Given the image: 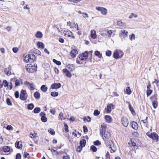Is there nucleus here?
Listing matches in <instances>:
<instances>
[{
  "label": "nucleus",
  "instance_id": "obj_41",
  "mask_svg": "<svg viewBox=\"0 0 159 159\" xmlns=\"http://www.w3.org/2000/svg\"><path fill=\"white\" fill-rule=\"evenodd\" d=\"M138 16L137 15L133 13H132L131 15L129 16V18L130 19L134 17L136 18Z\"/></svg>",
  "mask_w": 159,
  "mask_h": 159
},
{
  "label": "nucleus",
  "instance_id": "obj_62",
  "mask_svg": "<svg viewBox=\"0 0 159 159\" xmlns=\"http://www.w3.org/2000/svg\"><path fill=\"white\" fill-rule=\"evenodd\" d=\"M12 50L13 52L14 53H16L18 51V49L16 47H14L13 48Z\"/></svg>",
  "mask_w": 159,
  "mask_h": 159
},
{
  "label": "nucleus",
  "instance_id": "obj_60",
  "mask_svg": "<svg viewBox=\"0 0 159 159\" xmlns=\"http://www.w3.org/2000/svg\"><path fill=\"white\" fill-rule=\"evenodd\" d=\"M29 156V154L26 152H24L23 157L25 158L27 157L28 156Z\"/></svg>",
  "mask_w": 159,
  "mask_h": 159
},
{
  "label": "nucleus",
  "instance_id": "obj_56",
  "mask_svg": "<svg viewBox=\"0 0 159 159\" xmlns=\"http://www.w3.org/2000/svg\"><path fill=\"white\" fill-rule=\"evenodd\" d=\"M84 121H90L91 120V118L90 117L88 116L87 118L86 117L84 118Z\"/></svg>",
  "mask_w": 159,
  "mask_h": 159
},
{
  "label": "nucleus",
  "instance_id": "obj_38",
  "mask_svg": "<svg viewBox=\"0 0 159 159\" xmlns=\"http://www.w3.org/2000/svg\"><path fill=\"white\" fill-rule=\"evenodd\" d=\"M107 34L108 37H110L111 36V35L113 33V31L112 30H107Z\"/></svg>",
  "mask_w": 159,
  "mask_h": 159
},
{
  "label": "nucleus",
  "instance_id": "obj_29",
  "mask_svg": "<svg viewBox=\"0 0 159 159\" xmlns=\"http://www.w3.org/2000/svg\"><path fill=\"white\" fill-rule=\"evenodd\" d=\"M2 150L5 152H8L10 150V148L8 146H5L3 148Z\"/></svg>",
  "mask_w": 159,
  "mask_h": 159
},
{
  "label": "nucleus",
  "instance_id": "obj_3",
  "mask_svg": "<svg viewBox=\"0 0 159 159\" xmlns=\"http://www.w3.org/2000/svg\"><path fill=\"white\" fill-rule=\"evenodd\" d=\"M63 33L66 36L71 37L73 39H75V36L73 35L72 33L68 29H65L63 31Z\"/></svg>",
  "mask_w": 159,
  "mask_h": 159
},
{
  "label": "nucleus",
  "instance_id": "obj_54",
  "mask_svg": "<svg viewBox=\"0 0 159 159\" xmlns=\"http://www.w3.org/2000/svg\"><path fill=\"white\" fill-rule=\"evenodd\" d=\"M63 113L62 112H61L60 113V114L59 115V116H58L59 120H62V119L61 117H62L63 116Z\"/></svg>",
  "mask_w": 159,
  "mask_h": 159
},
{
  "label": "nucleus",
  "instance_id": "obj_28",
  "mask_svg": "<svg viewBox=\"0 0 159 159\" xmlns=\"http://www.w3.org/2000/svg\"><path fill=\"white\" fill-rule=\"evenodd\" d=\"M152 105L155 109L157 108L158 106V102L156 100L153 101L152 102Z\"/></svg>",
  "mask_w": 159,
  "mask_h": 159
},
{
  "label": "nucleus",
  "instance_id": "obj_2",
  "mask_svg": "<svg viewBox=\"0 0 159 159\" xmlns=\"http://www.w3.org/2000/svg\"><path fill=\"white\" fill-rule=\"evenodd\" d=\"M106 144L107 146L110 147L111 153L114 152L116 151V147L112 141H106Z\"/></svg>",
  "mask_w": 159,
  "mask_h": 159
},
{
  "label": "nucleus",
  "instance_id": "obj_18",
  "mask_svg": "<svg viewBox=\"0 0 159 159\" xmlns=\"http://www.w3.org/2000/svg\"><path fill=\"white\" fill-rule=\"evenodd\" d=\"M105 119L106 121L108 123H111L112 121V118L111 116L109 115H106L105 116Z\"/></svg>",
  "mask_w": 159,
  "mask_h": 159
},
{
  "label": "nucleus",
  "instance_id": "obj_6",
  "mask_svg": "<svg viewBox=\"0 0 159 159\" xmlns=\"http://www.w3.org/2000/svg\"><path fill=\"white\" fill-rule=\"evenodd\" d=\"M26 91L24 90H22L20 94V98L22 100H25L27 98V96L26 94Z\"/></svg>",
  "mask_w": 159,
  "mask_h": 159
},
{
  "label": "nucleus",
  "instance_id": "obj_32",
  "mask_svg": "<svg viewBox=\"0 0 159 159\" xmlns=\"http://www.w3.org/2000/svg\"><path fill=\"white\" fill-rule=\"evenodd\" d=\"M81 55H82L83 57L87 59L88 55V52L87 51H85L84 53H82Z\"/></svg>",
  "mask_w": 159,
  "mask_h": 159
},
{
  "label": "nucleus",
  "instance_id": "obj_1",
  "mask_svg": "<svg viewBox=\"0 0 159 159\" xmlns=\"http://www.w3.org/2000/svg\"><path fill=\"white\" fill-rule=\"evenodd\" d=\"M25 67L27 71L30 73H33L35 72L37 69V65L36 64H34L33 66L31 64H27Z\"/></svg>",
  "mask_w": 159,
  "mask_h": 159
},
{
  "label": "nucleus",
  "instance_id": "obj_45",
  "mask_svg": "<svg viewBox=\"0 0 159 159\" xmlns=\"http://www.w3.org/2000/svg\"><path fill=\"white\" fill-rule=\"evenodd\" d=\"M83 147L80 145L78 146L76 149L77 151L79 152H81Z\"/></svg>",
  "mask_w": 159,
  "mask_h": 159
},
{
  "label": "nucleus",
  "instance_id": "obj_59",
  "mask_svg": "<svg viewBox=\"0 0 159 159\" xmlns=\"http://www.w3.org/2000/svg\"><path fill=\"white\" fill-rule=\"evenodd\" d=\"M80 56L79 57V59L80 60H83V61H85L86 60L85 58L83 57L82 56V55H81V54H80Z\"/></svg>",
  "mask_w": 159,
  "mask_h": 159
},
{
  "label": "nucleus",
  "instance_id": "obj_4",
  "mask_svg": "<svg viewBox=\"0 0 159 159\" xmlns=\"http://www.w3.org/2000/svg\"><path fill=\"white\" fill-rule=\"evenodd\" d=\"M96 9L101 11V14L104 15H106L107 13V10L103 7H97Z\"/></svg>",
  "mask_w": 159,
  "mask_h": 159
},
{
  "label": "nucleus",
  "instance_id": "obj_23",
  "mask_svg": "<svg viewBox=\"0 0 159 159\" xmlns=\"http://www.w3.org/2000/svg\"><path fill=\"white\" fill-rule=\"evenodd\" d=\"M36 37L38 38H40L43 36L42 33L40 31H38L35 35Z\"/></svg>",
  "mask_w": 159,
  "mask_h": 159
},
{
  "label": "nucleus",
  "instance_id": "obj_52",
  "mask_svg": "<svg viewBox=\"0 0 159 159\" xmlns=\"http://www.w3.org/2000/svg\"><path fill=\"white\" fill-rule=\"evenodd\" d=\"M100 112L98 110H94V115L95 116H97L99 115Z\"/></svg>",
  "mask_w": 159,
  "mask_h": 159
},
{
  "label": "nucleus",
  "instance_id": "obj_36",
  "mask_svg": "<svg viewBox=\"0 0 159 159\" xmlns=\"http://www.w3.org/2000/svg\"><path fill=\"white\" fill-rule=\"evenodd\" d=\"M90 149L94 152H95L97 151V148L93 145H92L91 146Z\"/></svg>",
  "mask_w": 159,
  "mask_h": 159
},
{
  "label": "nucleus",
  "instance_id": "obj_55",
  "mask_svg": "<svg viewBox=\"0 0 159 159\" xmlns=\"http://www.w3.org/2000/svg\"><path fill=\"white\" fill-rule=\"evenodd\" d=\"M83 130H84V133H87L88 132V128L86 126H85V125L83 126Z\"/></svg>",
  "mask_w": 159,
  "mask_h": 159
},
{
  "label": "nucleus",
  "instance_id": "obj_15",
  "mask_svg": "<svg viewBox=\"0 0 159 159\" xmlns=\"http://www.w3.org/2000/svg\"><path fill=\"white\" fill-rule=\"evenodd\" d=\"M29 58L30 60V62H33L36 59L35 56L33 54H30L28 55Z\"/></svg>",
  "mask_w": 159,
  "mask_h": 159
},
{
  "label": "nucleus",
  "instance_id": "obj_21",
  "mask_svg": "<svg viewBox=\"0 0 159 159\" xmlns=\"http://www.w3.org/2000/svg\"><path fill=\"white\" fill-rule=\"evenodd\" d=\"M132 127L134 129L136 130L138 128V125L136 122L133 121L131 124Z\"/></svg>",
  "mask_w": 159,
  "mask_h": 159
},
{
  "label": "nucleus",
  "instance_id": "obj_11",
  "mask_svg": "<svg viewBox=\"0 0 159 159\" xmlns=\"http://www.w3.org/2000/svg\"><path fill=\"white\" fill-rule=\"evenodd\" d=\"M63 72L65 73L66 76L70 78L72 76V75L70 72L66 69H64L63 70Z\"/></svg>",
  "mask_w": 159,
  "mask_h": 159
},
{
  "label": "nucleus",
  "instance_id": "obj_35",
  "mask_svg": "<svg viewBox=\"0 0 159 159\" xmlns=\"http://www.w3.org/2000/svg\"><path fill=\"white\" fill-rule=\"evenodd\" d=\"M24 61L26 63H27L29 61H30V58H29V57L28 56V55H27L25 57H24Z\"/></svg>",
  "mask_w": 159,
  "mask_h": 159
},
{
  "label": "nucleus",
  "instance_id": "obj_17",
  "mask_svg": "<svg viewBox=\"0 0 159 159\" xmlns=\"http://www.w3.org/2000/svg\"><path fill=\"white\" fill-rule=\"evenodd\" d=\"M91 37L93 39H95L97 38V35L95 30H92L91 32Z\"/></svg>",
  "mask_w": 159,
  "mask_h": 159
},
{
  "label": "nucleus",
  "instance_id": "obj_40",
  "mask_svg": "<svg viewBox=\"0 0 159 159\" xmlns=\"http://www.w3.org/2000/svg\"><path fill=\"white\" fill-rule=\"evenodd\" d=\"M51 94L52 96L55 97L58 96V93L56 92H52L51 93Z\"/></svg>",
  "mask_w": 159,
  "mask_h": 159
},
{
  "label": "nucleus",
  "instance_id": "obj_46",
  "mask_svg": "<svg viewBox=\"0 0 159 159\" xmlns=\"http://www.w3.org/2000/svg\"><path fill=\"white\" fill-rule=\"evenodd\" d=\"M53 61L57 65H60L61 64V63L60 61H58L55 59H53Z\"/></svg>",
  "mask_w": 159,
  "mask_h": 159
},
{
  "label": "nucleus",
  "instance_id": "obj_8",
  "mask_svg": "<svg viewBox=\"0 0 159 159\" xmlns=\"http://www.w3.org/2000/svg\"><path fill=\"white\" fill-rule=\"evenodd\" d=\"M120 53L121 54L120 56L118 52H114L113 54V57L116 59H118L120 58H121L123 57L124 54L122 52H121Z\"/></svg>",
  "mask_w": 159,
  "mask_h": 159
},
{
  "label": "nucleus",
  "instance_id": "obj_20",
  "mask_svg": "<svg viewBox=\"0 0 159 159\" xmlns=\"http://www.w3.org/2000/svg\"><path fill=\"white\" fill-rule=\"evenodd\" d=\"M34 96L37 99H39L40 97V94L38 91H36L34 93Z\"/></svg>",
  "mask_w": 159,
  "mask_h": 159
},
{
  "label": "nucleus",
  "instance_id": "obj_39",
  "mask_svg": "<svg viewBox=\"0 0 159 159\" xmlns=\"http://www.w3.org/2000/svg\"><path fill=\"white\" fill-rule=\"evenodd\" d=\"M152 90L151 89H147V95L148 97L152 93Z\"/></svg>",
  "mask_w": 159,
  "mask_h": 159
},
{
  "label": "nucleus",
  "instance_id": "obj_49",
  "mask_svg": "<svg viewBox=\"0 0 159 159\" xmlns=\"http://www.w3.org/2000/svg\"><path fill=\"white\" fill-rule=\"evenodd\" d=\"M93 144L95 145L98 146L101 145V143L99 140H97L93 142Z\"/></svg>",
  "mask_w": 159,
  "mask_h": 159
},
{
  "label": "nucleus",
  "instance_id": "obj_26",
  "mask_svg": "<svg viewBox=\"0 0 159 159\" xmlns=\"http://www.w3.org/2000/svg\"><path fill=\"white\" fill-rule=\"evenodd\" d=\"M129 110L133 114L134 113L135 114L134 111L133 107H132L131 104L130 102H129Z\"/></svg>",
  "mask_w": 159,
  "mask_h": 159
},
{
  "label": "nucleus",
  "instance_id": "obj_25",
  "mask_svg": "<svg viewBox=\"0 0 159 159\" xmlns=\"http://www.w3.org/2000/svg\"><path fill=\"white\" fill-rule=\"evenodd\" d=\"M40 89L43 92H46L48 90L47 87H46L45 85H42L41 86Z\"/></svg>",
  "mask_w": 159,
  "mask_h": 159
},
{
  "label": "nucleus",
  "instance_id": "obj_27",
  "mask_svg": "<svg viewBox=\"0 0 159 159\" xmlns=\"http://www.w3.org/2000/svg\"><path fill=\"white\" fill-rule=\"evenodd\" d=\"M15 87H16L17 86L20 85V80L19 79H15Z\"/></svg>",
  "mask_w": 159,
  "mask_h": 159
},
{
  "label": "nucleus",
  "instance_id": "obj_19",
  "mask_svg": "<svg viewBox=\"0 0 159 159\" xmlns=\"http://www.w3.org/2000/svg\"><path fill=\"white\" fill-rule=\"evenodd\" d=\"M16 147L18 149L21 148L22 147V142L19 141H16L15 143Z\"/></svg>",
  "mask_w": 159,
  "mask_h": 159
},
{
  "label": "nucleus",
  "instance_id": "obj_48",
  "mask_svg": "<svg viewBox=\"0 0 159 159\" xmlns=\"http://www.w3.org/2000/svg\"><path fill=\"white\" fill-rule=\"evenodd\" d=\"M41 120L43 122H45L47 121V119L45 116H42L41 117Z\"/></svg>",
  "mask_w": 159,
  "mask_h": 159
},
{
  "label": "nucleus",
  "instance_id": "obj_63",
  "mask_svg": "<svg viewBox=\"0 0 159 159\" xmlns=\"http://www.w3.org/2000/svg\"><path fill=\"white\" fill-rule=\"evenodd\" d=\"M34 85V84L33 83H31L30 84V87L31 90H33L34 89V88L33 87V86Z\"/></svg>",
  "mask_w": 159,
  "mask_h": 159
},
{
  "label": "nucleus",
  "instance_id": "obj_33",
  "mask_svg": "<svg viewBox=\"0 0 159 159\" xmlns=\"http://www.w3.org/2000/svg\"><path fill=\"white\" fill-rule=\"evenodd\" d=\"M34 107V106L33 103H30L28 105L27 108L29 110H32Z\"/></svg>",
  "mask_w": 159,
  "mask_h": 159
},
{
  "label": "nucleus",
  "instance_id": "obj_42",
  "mask_svg": "<svg viewBox=\"0 0 159 159\" xmlns=\"http://www.w3.org/2000/svg\"><path fill=\"white\" fill-rule=\"evenodd\" d=\"M5 72L7 75H10L11 74V72L10 70H8L7 69H5L4 70Z\"/></svg>",
  "mask_w": 159,
  "mask_h": 159
},
{
  "label": "nucleus",
  "instance_id": "obj_10",
  "mask_svg": "<svg viewBox=\"0 0 159 159\" xmlns=\"http://www.w3.org/2000/svg\"><path fill=\"white\" fill-rule=\"evenodd\" d=\"M61 86V84L60 83H54L51 85V87L52 89H58Z\"/></svg>",
  "mask_w": 159,
  "mask_h": 159
},
{
  "label": "nucleus",
  "instance_id": "obj_57",
  "mask_svg": "<svg viewBox=\"0 0 159 159\" xmlns=\"http://www.w3.org/2000/svg\"><path fill=\"white\" fill-rule=\"evenodd\" d=\"M21 156L20 153H18L16 154V159H21Z\"/></svg>",
  "mask_w": 159,
  "mask_h": 159
},
{
  "label": "nucleus",
  "instance_id": "obj_5",
  "mask_svg": "<svg viewBox=\"0 0 159 159\" xmlns=\"http://www.w3.org/2000/svg\"><path fill=\"white\" fill-rule=\"evenodd\" d=\"M149 132L147 133V135H148L149 137L152 138L153 140H155L156 142H157L159 139V137L157 134L156 133H153L150 134V135H148Z\"/></svg>",
  "mask_w": 159,
  "mask_h": 159
},
{
  "label": "nucleus",
  "instance_id": "obj_16",
  "mask_svg": "<svg viewBox=\"0 0 159 159\" xmlns=\"http://www.w3.org/2000/svg\"><path fill=\"white\" fill-rule=\"evenodd\" d=\"M67 68L70 71H73L75 69V66L73 64H68L67 66Z\"/></svg>",
  "mask_w": 159,
  "mask_h": 159
},
{
  "label": "nucleus",
  "instance_id": "obj_64",
  "mask_svg": "<svg viewBox=\"0 0 159 159\" xmlns=\"http://www.w3.org/2000/svg\"><path fill=\"white\" fill-rule=\"evenodd\" d=\"M106 157L107 159H110L109 153V152H107V153L106 154Z\"/></svg>",
  "mask_w": 159,
  "mask_h": 159
},
{
  "label": "nucleus",
  "instance_id": "obj_43",
  "mask_svg": "<svg viewBox=\"0 0 159 159\" xmlns=\"http://www.w3.org/2000/svg\"><path fill=\"white\" fill-rule=\"evenodd\" d=\"M64 126L65 127V131L66 132H68L69 131L67 125L66 123H64Z\"/></svg>",
  "mask_w": 159,
  "mask_h": 159
},
{
  "label": "nucleus",
  "instance_id": "obj_13",
  "mask_svg": "<svg viewBox=\"0 0 159 159\" xmlns=\"http://www.w3.org/2000/svg\"><path fill=\"white\" fill-rule=\"evenodd\" d=\"M106 127L104 125H101L100 129V134H101L102 136L103 135V134L106 132Z\"/></svg>",
  "mask_w": 159,
  "mask_h": 159
},
{
  "label": "nucleus",
  "instance_id": "obj_34",
  "mask_svg": "<svg viewBox=\"0 0 159 159\" xmlns=\"http://www.w3.org/2000/svg\"><path fill=\"white\" fill-rule=\"evenodd\" d=\"M41 109L39 107H36L34 110V112L35 113H39Z\"/></svg>",
  "mask_w": 159,
  "mask_h": 159
},
{
  "label": "nucleus",
  "instance_id": "obj_47",
  "mask_svg": "<svg viewBox=\"0 0 159 159\" xmlns=\"http://www.w3.org/2000/svg\"><path fill=\"white\" fill-rule=\"evenodd\" d=\"M106 54L108 57H110L111 55V52L110 50H107L106 52Z\"/></svg>",
  "mask_w": 159,
  "mask_h": 159
},
{
  "label": "nucleus",
  "instance_id": "obj_53",
  "mask_svg": "<svg viewBox=\"0 0 159 159\" xmlns=\"http://www.w3.org/2000/svg\"><path fill=\"white\" fill-rule=\"evenodd\" d=\"M129 38L131 40L135 39V36L134 34H132L130 36H129Z\"/></svg>",
  "mask_w": 159,
  "mask_h": 159
},
{
  "label": "nucleus",
  "instance_id": "obj_61",
  "mask_svg": "<svg viewBox=\"0 0 159 159\" xmlns=\"http://www.w3.org/2000/svg\"><path fill=\"white\" fill-rule=\"evenodd\" d=\"M15 95L16 98H18L19 97V93L18 91H16L15 93Z\"/></svg>",
  "mask_w": 159,
  "mask_h": 159
},
{
  "label": "nucleus",
  "instance_id": "obj_37",
  "mask_svg": "<svg viewBox=\"0 0 159 159\" xmlns=\"http://www.w3.org/2000/svg\"><path fill=\"white\" fill-rule=\"evenodd\" d=\"M3 86L5 87H8V86L9 85V84H8V82L6 80H3Z\"/></svg>",
  "mask_w": 159,
  "mask_h": 159
},
{
  "label": "nucleus",
  "instance_id": "obj_51",
  "mask_svg": "<svg viewBox=\"0 0 159 159\" xmlns=\"http://www.w3.org/2000/svg\"><path fill=\"white\" fill-rule=\"evenodd\" d=\"M126 92L128 94H130L131 93V91L130 89V88L129 87H127L126 88Z\"/></svg>",
  "mask_w": 159,
  "mask_h": 159
},
{
  "label": "nucleus",
  "instance_id": "obj_31",
  "mask_svg": "<svg viewBox=\"0 0 159 159\" xmlns=\"http://www.w3.org/2000/svg\"><path fill=\"white\" fill-rule=\"evenodd\" d=\"M94 53L95 55L98 56L99 58H101L102 57V55L100 54V52L99 51H95Z\"/></svg>",
  "mask_w": 159,
  "mask_h": 159
},
{
  "label": "nucleus",
  "instance_id": "obj_44",
  "mask_svg": "<svg viewBox=\"0 0 159 159\" xmlns=\"http://www.w3.org/2000/svg\"><path fill=\"white\" fill-rule=\"evenodd\" d=\"M6 102L8 105L9 106H11L12 105L11 102V101L10 99L9 98H7Z\"/></svg>",
  "mask_w": 159,
  "mask_h": 159
},
{
  "label": "nucleus",
  "instance_id": "obj_24",
  "mask_svg": "<svg viewBox=\"0 0 159 159\" xmlns=\"http://www.w3.org/2000/svg\"><path fill=\"white\" fill-rule=\"evenodd\" d=\"M86 143V142L85 140L84 139H82L80 141V145L82 146L83 147H84L85 146Z\"/></svg>",
  "mask_w": 159,
  "mask_h": 159
},
{
  "label": "nucleus",
  "instance_id": "obj_30",
  "mask_svg": "<svg viewBox=\"0 0 159 159\" xmlns=\"http://www.w3.org/2000/svg\"><path fill=\"white\" fill-rule=\"evenodd\" d=\"M33 51L34 53L37 54L39 55H41V52L39 50L35 49V48L33 50Z\"/></svg>",
  "mask_w": 159,
  "mask_h": 159
},
{
  "label": "nucleus",
  "instance_id": "obj_7",
  "mask_svg": "<svg viewBox=\"0 0 159 159\" xmlns=\"http://www.w3.org/2000/svg\"><path fill=\"white\" fill-rule=\"evenodd\" d=\"M115 106L112 104H110L107 105V107L105 108V110L107 113H110L111 111V110L115 108Z\"/></svg>",
  "mask_w": 159,
  "mask_h": 159
},
{
  "label": "nucleus",
  "instance_id": "obj_58",
  "mask_svg": "<svg viewBox=\"0 0 159 159\" xmlns=\"http://www.w3.org/2000/svg\"><path fill=\"white\" fill-rule=\"evenodd\" d=\"M6 129L8 130H12L13 128L11 125H8L7 126Z\"/></svg>",
  "mask_w": 159,
  "mask_h": 159
},
{
  "label": "nucleus",
  "instance_id": "obj_50",
  "mask_svg": "<svg viewBox=\"0 0 159 159\" xmlns=\"http://www.w3.org/2000/svg\"><path fill=\"white\" fill-rule=\"evenodd\" d=\"M48 132L52 135H54L55 134V132L54 130L52 129H48Z\"/></svg>",
  "mask_w": 159,
  "mask_h": 159
},
{
  "label": "nucleus",
  "instance_id": "obj_12",
  "mask_svg": "<svg viewBox=\"0 0 159 159\" xmlns=\"http://www.w3.org/2000/svg\"><path fill=\"white\" fill-rule=\"evenodd\" d=\"M104 137L105 138L104 140L105 143L106 144V141H109L110 140H109V138L110 137V134L109 132H106L105 133H104Z\"/></svg>",
  "mask_w": 159,
  "mask_h": 159
},
{
  "label": "nucleus",
  "instance_id": "obj_9",
  "mask_svg": "<svg viewBox=\"0 0 159 159\" xmlns=\"http://www.w3.org/2000/svg\"><path fill=\"white\" fill-rule=\"evenodd\" d=\"M121 122L125 127H126L129 124V121L128 119L126 117H123L121 119Z\"/></svg>",
  "mask_w": 159,
  "mask_h": 159
},
{
  "label": "nucleus",
  "instance_id": "obj_22",
  "mask_svg": "<svg viewBox=\"0 0 159 159\" xmlns=\"http://www.w3.org/2000/svg\"><path fill=\"white\" fill-rule=\"evenodd\" d=\"M37 46L39 48L43 49L44 47V44L42 42H39L37 43Z\"/></svg>",
  "mask_w": 159,
  "mask_h": 159
},
{
  "label": "nucleus",
  "instance_id": "obj_14",
  "mask_svg": "<svg viewBox=\"0 0 159 159\" xmlns=\"http://www.w3.org/2000/svg\"><path fill=\"white\" fill-rule=\"evenodd\" d=\"M78 53V51L76 49H73L71 51L70 54L72 57H76Z\"/></svg>",
  "mask_w": 159,
  "mask_h": 159
}]
</instances>
